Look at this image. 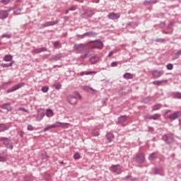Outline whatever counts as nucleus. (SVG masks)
Listing matches in <instances>:
<instances>
[{
    "instance_id": "obj_1",
    "label": "nucleus",
    "mask_w": 181,
    "mask_h": 181,
    "mask_svg": "<svg viewBox=\"0 0 181 181\" xmlns=\"http://www.w3.org/2000/svg\"><path fill=\"white\" fill-rule=\"evenodd\" d=\"M146 158L144 153H139L136 154L133 158V161L136 163V166L138 168H142V163H145Z\"/></svg>"
},
{
    "instance_id": "obj_2",
    "label": "nucleus",
    "mask_w": 181,
    "mask_h": 181,
    "mask_svg": "<svg viewBox=\"0 0 181 181\" xmlns=\"http://www.w3.org/2000/svg\"><path fill=\"white\" fill-rule=\"evenodd\" d=\"M1 142H3V144L8 149H13V143L7 137H0Z\"/></svg>"
},
{
    "instance_id": "obj_3",
    "label": "nucleus",
    "mask_w": 181,
    "mask_h": 181,
    "mask_svg": "<svg viewBox=\"0 0 181 181\" xmlns=\"http://www.w3.org/2000/svg\"><path fill=\"white\" fill-rule=\"evenodd\" d=\"M90 47L92 49L101 50L104 47V43L101 40L90 41Z\"/></svg>"
},
{
    "instance_id": "obj_4",
    "label": "nucleus",
    "mask_w": 181,
    "mask_h": 181,
    "mask_svg": "<svg viewBox=\"0 0 181 181\" xmlns=\"http://www.w3.org/2000/svg\"><path fill=\"white\" fill-rule=\"evenodd\" d=\"M162 140L164 141L165 144H172L175 142V137L172 134H165L163 135Z\"/></svg>"
},
{
    "instance_id": "obj_5",
    "label": "nucleus",
    "mask_w": 181,
    "mask_h": 181,
    "mask_svg": "<svg viewBox=\"0 0 181 181\" xmlns=\"http://www.w3.org/2000/svg\"><path fill=\"white\" fill-rule=\"evenodd\" d=\"M63 125H64V123H62L60 122H57L55 124H51V125L45 127L43 129V132H46L47 131H49V129H53V128H57L59 127H63Z\"/></svg>"
},
{
    "instance_id": "obj_6",
    "label": "nucleus",
    "mask_w": 181,
    "mask_h": 181,
    "mask_svg": "<svg viewBox=\"0 0 181 181\" xmlns=\"http://www.w3.org/2000/svg\"><path fill=\"white\" fill-rule=\"evenodd\" d=\"M121 165H112L111 166L110 170L112 173H116V175H121Z\"/></svg>"
},
{
    "instance_id": "obj_7",
    "label": "nucleus",
    "mask_w": 181,
    "mask_h": 181,
    "mask_svg": "<svg viewBox=\"0 0 181 181\" xmlns=\"http://www.w3.org/2000/svg\"><path fill=\"white\" fill-rule=\"evenodd\" d=\"M181 117V111H176L174 113L168 115V119L171 121H175V119H177V118H180Z\"/></svg>"
},
{
    "instance_id": "obj_8",
    "label": "nucleus",
    "mask_w": 181,
    "mask_h": 181,
    "mask_svg": "<svg viewBox=\"0 0 181 181\" xmlns=\"http://www.w3.org/2000/svg\"><path fill=\"white\" fill-rule=\"evenodd\" d=\"M59 23V21H47L45 23L41 25L40 29H45V28H47L48 26H54V25H57Z\"/></svg>"
},
{
    "instance_id": "obj_9",
    "label": "nucleus",
    "mask_w": 181,
    "mask_h": 181,
    "mask_svg": "<svg viewBox=\"0 0 181 181\" xmlns=\"http://www.w3.org/2000/svg\"><path fill=\"white\" fill-rule=\"evenodd\" d=\"M59 23V21H47L45 23L41 25L40 29H45V28H47L48 26H54V25H57Z\"/></svg>"
},
{
    "instance_id": "obj_10",
    "label": "nucleus",
    "mask_w": 181,
    "mask_h": 181,
    "mask_svg": "<svg viewBox=\"0 0 181 181\" xmlns=\"http://www.w3.org/2000/svg\"><path fill=\"white\" fill-rule=\"evenodd\" d=\"M25 85L24 83H18L17 85L10 88L6 90V93L8 94L9 93H13V91H16V90H19L22 86Z\"/></svg>"
},
{
    "instance_id": "obj_11",
    "label": "nucleus",
    "mask_w": 181,
    "mask_h": 181,
    "mask_svg": "<svg viewBox=\"0 0 181 181\" xmlns=\"http://www.w3.org/2000/svg\"><path fill=\"white\" fill-rule=\"evenodd\" d=\"M74 50L78 53V52H83L84 50V45L83 44H75L74 45Z\"/></svg>"
},
{
    "instance_id": "obj_12",
    "label": "nucleus",
    "mask_w": 181,
    "mask_h": 181,
    "mask_svg": "<svg viewBox=\"0 0 181 181\" xmlns=\"http://www.w3.org/2000/svg\"><path fill=\"white\" fill-rule=\"evenodd\" d=\"M67 100H68V103L71 104V105H74L77 104V98L74 95H69L67 97Z\"/></svg>"
},
{
    "instance_id": "obj_13",
    "label": "nucleus",
    "mask_w": 181,
    "mask_h": 181,
    "mask_svg": "<svg viewBox=\"0 0 181 181\" xmlns=\"http://www.w3.org/2000/svg\"><path fill=\"white\" fill-rule=\"evenodd\" d=\"M165 73L163 70L158 71V70H154L152 72V76L153 78H159L160 76H163V74Z\"/></svg>"
},
{
    "instance_id": "obj_14",
    "label": "nucleus",
    "mask_w": 181,
    "mask_h": 181,
    "mask_svg": "<svg viewBox=\"0 0 181 181\" xmlns=\"http://www.w3.org/2000/svg\"><path fill=\"white\" fill-rule=\"evenodd\" d=\"M160 118V115L156 113L151 116L147 115L146 116V119H153V121H158Z\"/></svg>"
},
{
    "instance_id": "obj_15",
    "label": "nucleus",
    "mask_w": 181,
    "mask_h": 181,
    "mask_svg": "<svg viewBox=\"0 0 181 181\" xmlns=\"http://www.w3.org/2000/svg\"><path fill=\"white\" fill-rule=\"evenodd\" d=\"M119 14L115 13H110L107 16L109 19H112V21H115V19L119 18Z\"/></svg>"
},
{
    "instance_id": "obj_16",
    "label": "nucleus",
    "mask_w": 181,
    "mask_h": 181,
    "mask_svg": "<svg viewBox=\"0 0 181 181\" xmlns=\"http://www.w3.org/2000/svg\"><path fill=\"white\" fill-rule=\"evenodd\" d=\"M98 62H100V57L97 55H94L90 59V62L91 63V64H97Z\"/></svg>"
},
{
    "instance_id": "obj_17",
    "label": "nucleus",
    "mask_w": 181,
    "mask_h": 181,
    "mask_svg": "<svg viewBox=\"0 0 181 181\" xmlns=\"http://www.w3.org/2000/svg\"><path fill=\"white\" fill-rule=\"evenodd\" d=\"M62 59V54H57L49 59V62H57Z\"/></svg>"
},
{
    "instance_id": "obj_18",
    "label": "nucleus",
    "mask_w": 181,
    "mask_h": 181,
    "mask_svg": "<svg viewBox=\"0 0 181 181\" xmlns=\"http://www.w3.org/2000/svg\"><path fill=\"white\" fill-rule=\"evenodd\" d=\"M125 121H127V115H122L118 117L117 124H119V125H122Z\"/></svg>"
},
{
    "instance_id": "obj_19",
    "label": "nucleus",
    "mask_w": 181,
    "mask_h": 181,
    "mask_svg": "<svg viewBox=\"0 0 181 181\" xmlns=\"http://www.w3.org/2000/svg\"><path fill=\"white\" fill-rule=\"evenodd\" d=\"M9 16V13L6 11V10H1L0 11V19H6Z\"/></svg>"
},
{
    "instance_id": "obj_20",
    "label": "nucleus",
    "mask_w": 181,
    "mask_h": 181,
    "mask_svg": "<svg viewBox=\"0 0 181 181\" xmlns=\"http://www.w3.org/2000/svg\"><path fill=\"white\" fill-rule=\"evenodd\" d=\"M11 128L10 126H7L5 123H0V132H5Z\"/></svg>"
},
{
    "instance_id": "obj_21",
    "label": "nucleus",
    "mask_w": 181,
    "mask_h": 181,
    "mask_svg": "<svg viewBox=\"0 0 181 181\" xmlns=\"http://www.w3.org/2000/svg\"><path fill=\"white\" fill-rule=\"evenodd\" d=\"M105 136L109 143H111L112 142V141H114L115 136L114 134H112V132H107Z\"/></svg>"
},
{
    "instance_id": "obj_22",
    "label": "nucleus",
    "mask_w": 181,
    "mask_h": 181,
    "mask_svg": "<svg viewBox=\"0 0 181 181\" xmlns=\"http://www.w3.org/2000/svg\"><path fill=\"white\" fill-rule=\"evenodd\" d=\"M44 117H45V112L37 111V115L36 116L37 121H38V122L42 121V119H43Z\"/></svg>"
},
{
    "instance_id": "obj_23",
    "label": "nucleus",
    "mask_w": 181,
    "mask_h": 181,
    "mask_svg": "<svg viewBox=\"0 0 181 181\" xmlns=\"http://www.w3.org/2000/svg\"><path fill=\"white\" fill-rule=\"evenodd\" d=\"M148 160H155V159H158V152L151 153L148 158Z\"/></svg>"
},
{
    "instance_id": "obj_24",
    "label": "nucleus",
    "mask_w": 181,
    "mask_h": 181,
    "mask_svg": "<svg viewBox=\"0 0 181 181\" xmlns=\"http://www.w3.org/2000/svg\"><path fill=\"white\" fill-rule=\"evenodd\" d=\"M97 33L94 32V31H90V32H87L83 33V36L88 37H93L94 36H96Z\"/></svg>"
},
{
    "instance_id": "obj_25",
    "label": "nucleus",
    "mask_w": 181,
    "mask_h": 181,
    "mask_svg": "<svg viewBox=\"0 0 181 181\" xmlns=\"http://www.w3.org/2000/svg\"><path fill=\"white\" fill-rule=\"evenodd\" d=\"M166 84L168 83V79L163 80V81H153V84H155V86H162V84Z\"/></svg>"
},
{
    "instance_id": "obj_26",
    "label": "nucleus",
    "mask_w": 181,
    "mask_h": 181,
    "mask_svg": "<svg viewBox=\"0 0 181 181\" xmlns=\"http://www.w3.org/2000/svg\"><path fill=\"white\" fill-rule=\"evenodd\" d=\"M160 172H162V168H153L152 169L153 175H161Z\"/></svg>"
},
{
    "instance_id": "obj_27",
    "label": "nucleus",
    "mask_w": 181,
    "mask_h": 181,
    "mask_svg": "<svg viewBox=\"0 0 181 181\" xmlns=\"http://www.w3.org/2000/svg\"><path fill=\"white\" fill-rule=\"evenodd\" d=\"M1 108L3 110H6L7 111H12V107H11L10 103H5L2 105Z\"/></svg>"
},
{
    "instance_id": "obj_28",
    "label": "nucleus",
    "mask_w": 181,
    "mask_h": 181,
    "mask_svg": "<svg viewBox=\"0 0 181 181\" xmlns=\"http://www.w3.org/2000/svg\"><path fill=\"white\" fill-rule=\"evenodd\" d=\"M123 78H124L125 80H132L134 78V75L130 73H127L123 75Z\"/></svg>"
},
{
    "instance_id": "obj_29",
    "label": "nucleus",
    "mask_w": 181,
    "mask_h": 181,
    "mask_svg": "<svg viewBox=\"0 0 181 181\" xmlns=\"http://www.w3.org/2000/svg\"><path fill=\"white\" fill-rule=\"evenodd\" d=\"M162 108V104L157 103L152 106L153 111H158V110H160Z\"/></svg>"
},
{
    "instance_id": "obj_30",
    "label": "nucleus",
    "mask_w": 181,
    "mask_h": 181,
    "mask_svg": "<svg viewBox=\"0 0 181 181\" xmlns=\"http://www.w3.org/2000/svg\"><path fill=\"white\" fill-rule=\"evenodd\" d=\"M12 59H13V57H12V55L11 54H6L5 55V57H4L3 60L4 62H12Z\"/></svg>"
},
{
    "instance_id": "obj_31",
    "label": "nucleus",
    "mask_w": 181,
    "mask_h": 181,
    "mask_svg": "<svg viewBox=\"0 0 181 181\" xmlns=\"http://www.w3.org/2000/svg\"><path fill=\"white\" fill-rule=\"evenodd\" d=\"M13 63H15V61H12L11 62L8 63V64H0L1 67H12V66H13Z\"/></svg>"
},
{
    "instance_id": "obj_32",
    "label": "nucleus",
    "mask_w": 181,
    "mask_h": 181,
    "mask_svg": "<svg viewBox=\"0 0 181 181\" xmlns=\"http://www.w3.org/2000/svg\"><path fill=\"white\" fill-rule=\"evenodd\" d=\"M96 71H82L80 73V76H88L90 74H96Z\"/></svg>"
},
{
    "instance_id": "obj_33",
    "label": "nucleus",
    "mask_w": 181,
    "mask_h": 181,
    "mask_svg": "<svg viewBox=\"0 0 181 181\" xmlns=\"http://www.w3.org/2000/svg\"><path fill=\"white\" fill-rule=\"evenodd\" d=\"M127 26H129L130 28L135 29V28L138 26V23H136V22H129L127 23Z\"/></svg>"
},
{
    "instance_id": "obj_34",
    "label": "nucleus",
    "mask_w": 181,
    "mask_h": 181,
    "mask_svg": "<svg viewBox=\"0 0 181 181\" xmlns=\"http://www.w3.org/2000/svg\"><path fill=\"white\" fill-rule=\"evenodd\" d=\"M181 55V49H179L177 53L173 56V60H176Z\"/></svg>"
},
{
    "instance_id": "obj_35",
    "label": "nucleus",
    "mask_w": 181,
    "mask_h": 181,
    "mask_svg": "<svg viewBox=\"0 0 181 181\" xmlns=\"http://www.w3.org/2000/svg\"><path fill=\"white\" fill-rule=\"evenodd\" d=\"M151 4H158V0H147L144 1L145 5H151Z\"/></svg>"
},
{
    "instance_id": "obj_36",
    "label": "nucleus",
    "mask_w": 181,
    "mask_h": 181,
    "mask_svg": "<svg viewBox=\"0 0 181 181\" xmlns=\"http://www.w3.org/2000/svg\"><path fill=\"white\" fill-rule=\"evenodd\" d=\"M52 86L56 90H60V88H62V83H60V82L54 83Z\"/></svg>"
},
{
    "instance_id": "obj_37",
    "label": "nucleus",
    "mask_w": 181,
    "mask_h": 181,
    "mask_svg": "<svg viewBox=\"0 0 181 181\" xmlns=\"http://www.w3.org/2000/svg\"><path fill=\"white\" fill-rule=\"evenodd\" d=\"M21 12H22V8H18L13 12V15H21Z\"/></svg>"
},
{
    "instance_id": "obj_38",
    "label": "nucleus",
    "mask_w": 181,
    "mask_h": 181,
    "mask_svg": "<svg viewBox=\"0 0 181 181\" xmlns=\"http://www.w3.org/2000/svg\"><path fill=\"white\" fill-rule=\"evenodd\" d=\"M92 134L93 136H98V135H100V132H98V129H95L92 131Z\"/></svg>"
},
{
    "instance_id": "obj_39",
    "label": "nucleus",
    "mask_w": 181,
    "mask_h": 181,
    "mask_svg": "<svg viewBox=\"0 0 181 181\" xmlns=\"http://www.w3.org/2000/svg\"><path fill=\"white\" fill-rule=\"evenodd\" d=\"M80 158H81V156H80V153L78 152L74 153V158H75L77 160L80 159Z\"/></svg>"
},
{
    "instance_id": "obj_40",
    "label": "nucleus",
    "mask_w": 181,
    "mask_h": 181,
    "mask_svg": "<svg viewBox=\"0 0 181 181\" xmlns=\"http://www.w3.org/2000/svg\"><path fill=\"white\" fill-rule=\"evenodd\" d=\"M83 90H85V91H87L88 93H91V91H93V88L88 86H84Z\"/></svg>"
},
{
    "instance_id": "obj_41",
    "label": "nucleus",
    "mask_w": 181,
    "mask_h": 181,
    "mask_svg": "<svg viewBox=\"0 0 181 181\" xmlns=\"http://www.w3.org/2000/svg\"><path fill=\"white\" fill-rule=\"evenodd\" d=\"M174 98H177L178 100H181V93H176L175 95H174Z\"/></svg>"
},
{
    "instance_id": "obj_42",
    "label": "nucleus",
    "mask_w": 181,
    "mask_h": 181,
    "mask_svg": "<svg viewBox=\"0 0 181 181\" xmlns=\"http://www.w3.org/2000/svg\"><path fill=\"white\" fill-rule=\"evenodd\" d=\"M53 46L54 47H59L60 46V40L55 41Z\"/></svg>"
},
{
    "instance_id": "obj_43",
    "label": "nucleus",
    "mask_w": 181,
    "mask_h": 181,
    "mask_svg": "<svg viewBox=\"0 0 181 181\" xmlns=\"http://www.w3.org/2000/svg\"><path fill=\"white\" fill-rule=\"evenodd\" d=\"M1 4H3V5H8L11 2V0H1Z\"/></svg>"
},
{
    "instance_id": "obj_44",
    "label": "nucleus",
    "mask_w": 181,
    "mask_h": 181,
    "mask_svg": "<svg viewBox=\"0 0 181 181\" xmlns=\"http://www.w3.org/2000/svg\"><path fill=\"white\" fill-rule=\"evenodd\" d=\"M41 91H42V93H47V91H49V87L47 86H44L42 88Z\"/></svg>"
},
{
    "instance_id": "obj_45",
    "label": "nucleus",
    "mask_w": 181,
    "mask_h": 181,
    "mask_svg": "<svg viewBox=\"0 0 181 181\" xmlns=\"http://www.w3.org/2000/svg\"><path fill=\"white\" fill-rule=\"evenodd\" d=\"M167 70H173V64H168L166 65Z\"/></svg>"
},
{
    "instance_id": "obj_46",
    "label": "nucleus",
    "mask_w": 181,
    "mask_h": 181,
    "mask_svg": "<svg viewBox=\"0 0 181 181\" xmlns=\"http://www.w3.org/2000/svg\"><path fill=\"white\" fill-rule=\"evenodd\" d=\"M154 41L157 42L158 43H163V42H165V39L158 38V39H156Z\"/></svg>"
},
{
    "instance_id": "obj_47",
    "label": "nucleus",
    "mask_w": 181,
    "mask_h": 181,
    "mask_svg": "<svg viewBox=\"0 0 181 181\" xmlns=\"http://www.w3.org/2000/svg\"><path fill=\"white\" fill-rule=\"evenodd\" d=\"M52 114H53V110H52L51 109H47V117H50V115H52Z\"/></svg>"
},
{
    "instance_id": "obj_48",
    "label": "nucleus",
    "mask_w": 181,
    "mask_h": 181,
    "mask_svg": "<svg viewBox=\"0 0 181 181\" xmlns=\"http://www.w3.org/2000/svg\"><path fill=\"white\" fill-rule=\"evenodd\" d=\"M28 131H34L35 130V127H33V126H32V124H28V127H27Z\"/></svg>"
},
{
    "instance_id": "obj_49",
    "label": "nucleus",
    "mask_w": 181,
    "mask_h": 181,
    "mask_svg": "<svg viewBox=\"0 0 181 181\" xmlns=\"http://www.w3.org/2000/svg\"><path fill=\"white\" fill-rule=\"evenodd\" d=\"M69 11H76V9H77V6H71V7H69Z\"/></svg>"
},
{
    "instance_id": "obj_50",
    "label": "nucleus",
    "mask_w": 181,
    "mask_h": 181,
    "mask_svg": "<svg viewBox=\"0 0 181 181\" xmlns=\"http://www.w3.org/2000/svg\"><path fill=\"white\" fill-rule=\"evenodd\" d=\"M12 35L11 34H3L1 35V37H6L7 39H11Z\"/></svg>"
},
{
    "instance_id": "obj_51",
    "label": "nucleus",
    "mask_w": 181,
    "mask_h": 181,
    "mask_svg": "<svg viewBox=\"0 0 181 181\" xmlns=\"http://www.w3.org/2000/svg\"><path fill=\"white\" fill-rule=\"evenodd\" d=\"M83 18H91L93 16V14L87 15V13H84L82 14Z\"/></svg>"
},
{
    "instance_id": "obj_52",
    "label": "nucleus",
    "mask_w": 181,
    "mask_h": 181,
    "mask_svg": "<svg viewBox=\"0 0 181 181\" xmlns=\"http://www.w3.org/2000/svg\"><path fill=\"white\" fill-rule=\"evenodd\" d=\"M14 9H16V6L10 7L8 8V10H6V11L7 12V13H9V12H11V11H13Z\"/></svg>"
},
{
    "instance_id": "obj_53",
    "label": "nucleus",
    "mask_w": 181,
    "mask_h": 181,
    "mask_svg": "<svg viewBox=\"0 0 181 181\" xmlns=\"http://www.w3.org/2000/svg\"><path fill=\"white\" fill-rule=\"evenodd\" d=\"M148 132H153V131H155V129H153V127H148Z\"/></svg>"
},
{
    "instance_id": "obj_54",
    "label": "nucleus",
    "mask_w": 181,
    "mask_h": 181,
    "mask_svg": "<svg viewBox=\"0 0 181 181\" xmlns=\"http://www.w3.org/2000/svg\"><path fill=\"white\" fill-rule=\"evenodd\" d=\"M118 66V63L117 62H113L111 63V67H117Z\"/></svg>"
},
{
    "instance_id": "obj_55",
    "label": "nucleus",
    "mask_w": 181,
    "mask_h": 181,
    "mask_svg": "<svg viewBox=\"0 0 181 181\" xmlns=\"http://www.w3.org/2000/svg\"><path fill=\"white\" fill-rule=\"evenodd\" d=\"M34 53H35L36 54H38V53H42L40 51V48L35 49Z\"/></svg>"
},
{
    "instance_id": "obj_56",
    "label": "nucleus",
    "mask_w": 181,
    "mask_h": 181,
    "mask_svg": "<svg viewBox=\"0 0 181 181\" xmlns=\"http://www.w3.org/2000/svg\"><path fill=\"white\" fill-rule=\"evenodd\" d=\"M18 111H23L24 112H28V110H25V107H19Z\"/></svg>"
},
{
    "instance_id": "obj_57",
    "label": "nucleus",
    "mask_w": 181,
    "mask_h": 181,
    "mask_svg": "<svg viewBox=\"0 0 181 181\" xmlns=\"http://www.w3.org/2000/svg\"><path fill=\"white\" fill-rule=\"evenodd\" d=\"M0 162H6V158L0 156Z\"/></svg>"
},
{
    "instance_id": "obj_58",
    "label": "nucleus",
    "mask_w": 181,
    "mask_h": 181,
    "mask_svg": "<svg viewBox=\"0 0 181 181\" xmlns=\"http://www.w3.org/2000/svg\"><path fill=\"white\" fill-rule=\"evenodd\" d=\"M24 181H32V178H30V177L26 176L24 177Z\"/></svg>"
},
{
    "instance_id": "obj_59",
    "label": "nucleus",
    "mask_w": 181,
    "mask_h": 181,
    "mask_svg": "<svg viewBox=\"0 0 181 181\" xmlns=\"http://www.w3.org/2000/svg\"><path fill=\"white\" fill-rule=\"evenodd\" d=\"M81 59H87V57H88V54L86 53L83 55L81 56Z\"/></svg>"
},
{
    "instance_id": "obj_60",
    "label": "nucleus",
    "mask_w": 181,
    "mask_h": 181,
    "mask_svg": "<svg viewBox=\"0 0 181 181\" xmlns=\"http://www.w3.org/2000/svg\"><path fill=\"white\" fill-rule=\"evenodd\" d=\"M40 52H47V48L46 47H41L40 48Z\"/></svg>"
},
{
    "instance_id": "obj_61",
    "label": "nucleus",
    "mask_w": 181,
    "mask_h": 181,
    "mask_svg": "<svg viewBox=\"0 0 181 181\" xmlns=\"http://www.w3.org/2000/svg\"><path fill=\"white\" fill-rule=\"evenodd\" d=\"M114 54V51H110L107 55V57H111Z\"/></svg>"
},
{
    "instance_id": "obj_62",
    "label": "nucleus",
    "mask_w": 181,
    "mask_h": 181,
    "mask_svg": "<svg viewBox=\"0 0 181 181\" xmlns=\"http://www.w3.org/2000/svg\"><path fill=\"white\" fill-rule=\"evenodd\" d=\"M131 177H132V175H127V176L124 177V180H128V179H131Z\"/></svg>"
},
{
    "instance_id": "obj_63",
    "label": "nucleus",
    "mask_w": 181,
    "mask_h": 181,
    "mask_svg": "<svg viewBox=\"0 0 181 181\" xmlns=\"http://www.w3.org/2000/svg\"><path fill=\"white\" fill-rule=\"evenodd\" d=\"M50 179V175L49 174H47L46 177H45V180H49Z\"/></svg>"
},
{
    "instance_id": "obj_64",
    "label": "nucleus",
    "mask_w": 181,
    "mask_h": 181,
    "mask_svg": "<svg viewBox=\"0 0 181 181\" xmlns=\"http://www.w3.org/2000/svg\"><path fill=\"white\" fill-rule=\"evenodd\" d=\"M160 26L161 28H165V23L161 22V23H160Z\"/></svg>"
}]
</instances>
